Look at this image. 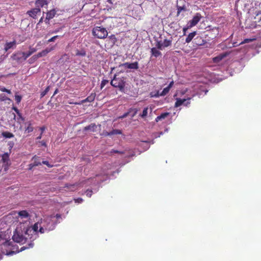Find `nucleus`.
Masks as SVG:
<instances>
[{
	"mask_svg": "<svg viewBox=\"0 0 261 261\" xmlns=\"http://www.w3.org/2000/svg\"><path fill=\"white\" fill-rule=\"evenodd\" d=\"M17 122L19 123V130L21 133H23L24 136L28 134L33 130V127L32 126V124L30 121H27L25 118L23 117L21 114L19 113L17 110Z\"/></svg>",
	"mask_w": 261,
	"mask_h": 261,
	"instance_id": "obj_1",
	"label": "nucleus"
},
{
	"mask_svg": "<svg viewBox=\"0 0 261 261\" xmlns=\"http://www.w3.org/2000/svg\"><path fill=\"white\" fill-rule=\"evenodd\" d=\"M2 253L8 256L13 255L16 252L15 245L12 244L9 241H5V243L0 247Z\"/></svg>",
	"mask_w": 261,
	"mask_h": 261,
	"instance_id": "obj_2",
	"label": "nucleus"
},
{
	"mask_svg": "<svg viewBox=\"0 0 261 261\" xmlns=\"http://www.w3.org/2000/svg\"><path fill=\"white\" fill-rule=\"evenodd\" d=\"M92 34L94 36L99 39H104L108 36L107 30L101 27H96L93 29Z\"/></svg>",
	"mask_w": 261,
	"mask_h": 261,
	"instance_id": "obj_3",
	"label": "nucleus"
},
{
	"mask_svg": "<svg viewBox=\"0 0 261 261\" xmlns=\"http://www.w3.org/2000/svg\"><path fill=\"white\" fill-rule=\"evenodd\" d=\"M111 85L115 88H118L120 91H123L125 86V82L123 77H117L115 75L111 81Z\"/></svg>",
	"mask_w": 261,
	"mask_h": 261,
	"instance_id": "obj_4",
	"label": "nucleus"
},
{
	"mask_svg": "<svg viewBox=\"0 0 261 261\" xmlns=\"http://www.w3.org/2000/svg\"><path fill=\"white\" fill-rule=\"evenodd\" d=\"M31 216L26 210L19 211L17 213V222L24 223L30 219Z\"/></svg>",
	"mask_w": 261,
	"mask_h": 261,
	"instance_id": "obj_5",
	"label": "nucleus"
},
{
	"mask_svg": "<svg viewBox=\"0 0 261 261\" xmlns=\"http://www.w3.org/2000/svg\"><path fill=\"white\" fill-rule=\"evenodd\" d=\"M0 165H2V167H4V172H6L10 166L9 157L8 153H5L2 155Z\"/></svg>",
	"mask_w": 261,
	"mask_h": 261,
	"instance_id": "obj_6",
	"label": "nucleus"
},
{
	"mask_svg": "<svg viewBox=\"0 0 261 261\" xmlns=\"http://www.w3.org/2000/svg\"><path fill=\"white\" fill-rule=\"evenodd\" d=\"M41 13V9L37 7L28 11L27 12V14L34 19L37 18L38 16H40Z\"/></svg>",
	"mask_w": 261,
	"mask_h": 261,
	"instance_id": "obj_7",
	"label": "nucleus"
},
{
	"mask_svg": "<svg viewBox=\"0 0 261 261\" xmlns=\"http://www.w3.org/2000/svg\"><path fill=\"white\" fill-rule=\"evenodd\" d=\"M202 18L201 15L197 13L192 18V19L189 21L188 24L189 25V27H193L195 26L200 20Z\"/></svg>",
	"mask_w": 261,
	"mask_h": 261,
	"instance_id": "obj_8",
	"label": "nucleus"
},
{
	"mask_svg": "<svg viewBox=\"0 0 261 261\" xmlns=\"http://www.w3.org/2000/svg\"><path fill=\"white\" fill-rule=\"evenodd\" d=\"M56 12L57 11L54 9L46 12L45 19L44 20V22L46 24H49V20L55 17Z\"/></svg>",
	"mask_w": 261,
	"mask_h": 261,
	"instance_id": "obj_9",
	"label": "nucleus"
},
{
	"mask_svg": "<svg viewBox=\"0 0 261 261\" xmlns=\"http://www.w3.org/2000/svg\"><path fill=\"white\" fill-rule=\"evenodd\" d=\"M96 96V94L95 93H92L89 96H88L86 98L83 99L80 102H75L74 105H80L86 102H92L94 100Z\"/></svg>",
	"mask_w": 261,
	"mask_h": 261,
	"instance_id": "obj_10",
	"label": "nucleus"
},
{
	"mask_svg": "<svg viewBox=\"0 0 261 261\" xmlns=\"http://www.w3.org/2000/svg\"><path fill=\"white\" fill-rule=\"evenodd\" d=\"M122 66L125 68L133 69H137L139 68L138 63L137 62L132 63L126 62L123 63Z\"/></svg>",
	"mask_w": 261,
	"mask_h": 261,
	"instance_id": "obj_11",
	"label": "nucleus"
},
{
	"mask_svg": "<svg viewBox=\"0 0 261 261\" xmlns=\"http://www.w3.org/2000/svg\"><path fill=\"white\" fill-rule=\"evenodd\" d=\"M206 42V41L200 36H198L194 39V43L198 46L203 45Z\"/></svg>",
	"mask_w": 261,
	"mask_h": 261,
	"instance_id": "obj_12",
	"label": "nucleus"
},
{
	"mask_svg": "<svg viewBox=\"0 0 261 261\" xmlns=\"http://www.w3.org/2000/svg\"><path fill=\"white\" fill-rule=\"evenodd\" d=\"M48 4V0H36L35 1V5L36 7L40 8L47 6Z\"/></svg>",
	"mask_w": 261,
	"mask_h": 261,
	"instance_id": "obj_13",
	"label": "nucleus"
},
{
	"mask_svg": "<svg viewBox=\"0 0 261 261\" xmlns=\"http://www.w3.org/2000/svg\"><path fill=\"white\" fill-rule=\"evenodd\" d=\"M54 48H55L54 47H51L50 48H47L45 49H44V50H42L41 52L37 54V56L38 58H40V57H41L43 56H45L48 53L50 52L51 50H53L54 49Z\"/></svg>",
	"mask_w": 261,
	"mask_h": 261,
	"instance_id": "obj_14",
	"label": "nucleus"
},
{
	"mask_svg": "<svg viewBox=\"0 0 261 261\" xmlns=\"http://www.w3.org/2000/svg\"><path fill=\"white\" fill-rule=\"evenodd\" d=\"M97 126L95 123H91L90 125L85 126L83 130L84 131H87L90 130L92 132H95L96 131Z\"/></svg>",
	"mask_w": 261,
	"mask_h": 261,
	"instance_id": "obj_15",
	"label": "nucleus"
},
{
	"mask_svg": "<svg viewBox=\"0 0 261 261\" xmlns=\"http://www.w3.org/2000/svg\"><path fill=\"white\" fill-rule=\"evenodd\" d=\"M32 160L34 161V162L33 164H30V166L31 167L37 166L41 165L39 157L37 156L36 155H35L33 158ZM31 168L32 167H31L30 169H31Z\"/></svg>",
	"mask_w": 261,
	"mask_h": 261,
	"instance_id": "obj_16",
	"label": "nucleus"
},
{
	"mask_svg": "<svg viewBox=\"0 0 261 261\" xmlns=\"http://www.w3.org/2000/svg\"><path fill=\"white\" fill-rule=\"evenodd\" d=\"M151 54L152 56L156 58L162 55L161 52L155 47H153L151 49Z\"/></svg>",
	"mask_w": 261,
	"mask_h": 261,
	"instance_id": "obj_17",
	"label": "nucleus"
},
{
	"mask_svg": "<svg viewBox=\"0 0 261 261\" xmlns=\"http://www.w3.org/2000/svg\"><path fill=\"white\" fill-rule=\"evenodd\" d=\"M196 31H194L192 33H190L186 39V42L187 43H190L196 36Z\"/></svg>",
	"mask_w": 261,
	"mask_h": 261,
	"instance_id": "obj_18",
	"label": "nucleus"
},
{
	"mask_svg": "<svg viewBox=\"0 0 261 261\" xmlns=\"http://www.w3.org/2000/svg\"><path fill=\"white\" fill-rule=\"evenodd\" d=\"M169 115V113H168V112H165V113H162L160 115L156 117V118H155V121L158 122L160 120L164 119Z\"/></svg>",
	"mask_w": 261,
	"mask_h": 261,
	"instance_id": "obj_19",
	"label": "nucleus"
},
{
	"mask_svg": "<svg viewBox=\"0 0 261 261\" xmlns=\"http://www.w3.org/2000/svg\"><path fill=\"white\" fill-rule=\"evenodd\" d=\"M226 56V54H220L219 56H218L216 57H214L213 59V61L214 63H218L220 61H221Z\"/></svg>",
	"mask_w": 261,
	"mask_h": 261,
	"instance_id": "obj_20",
	"label": "nucleus"
},
{
	"mask_svg": "<svg viewBox=\"0 0 261 261\" xmlns=\"http://www.w3.org/2000/svg\"><path fill=\"white\" fill-rule=\"evenodd\" d=\"M186 101V98L181 99V98H176V102L175 103V107L177 108L184 103Z\"/></svg>",
	"mask_w": 261,
	"mask_h": 261,
	"instance_id": "obj_21",
	"label": "nucleus"
},
{
	"mask_svg": "<svg viewBox=\"0 0 261 261\" xmlns=\"http://www.w3.org/2000/svg\"><path fill=\"white\" fill-rule=\"evenodd\" d=\"M33 53H34V51H29L28 53H17V56L22 55V57L23 58V60H25L29 56H30Z\"/></svg>",
	"mask_w": 261,
	"mask_h": 261,
	"instance_id": "obj_22",
	"label": "nucleus"
},
{
	"mask_svg": "<svg viewBox=\"0 0 261 261\" xmlns=\"http://www.w3.org/2000/svg\"><path fill=\"white\" fill-rule=\"evenodd\" d=\"M122 132L119 129H113L110 132H106L105 134L106 136H112L113 135L121 134Z\"/></svg>",
	"mask_w": 261,
	"mask_h": 261,
	"instance_id": "obj_23",
	"label": "nucleus"
},
{
	"mask_svg": "<svg viewBox=\"0 0 261 261\" xmlns=\"http://www.w3.org/2000/svg\"><path fill=\"white\" fill-rule=\"evenodd\" d=\"M7 241L5 233L3 231H0V247L5 243V241Z\"/></svg>",
	"mask_w": 261,
	"mask_h": 261,
	"instance_id": "obj_24",
	"label": "nucleus"
},
{
	"mask_svg": "<svg viewBox=\"0 0 261 261\" xmlns=\"http://www.w3.org/2000/svg\"><path fill=\"white\" fill-rule=\"evenodd\" d=\"M86 55V52L84 49H82L81 50L76 49L75 53L76 56L79 57H85Z\"/></svg>",
	"mask_w": 261,
	"mask_h": 261,
	"instance_id": "obj_25",
	"label": "nucleus"
},
{
	"mask_svg": "<svg viewBox=\"0 0 261 261\" xmlns=\"http://www.w3.org/2000/svg\"><path fill=\"white\" fill-rule=\"evenodd\" d=\"M15 45V42L13 41L12 42H8L6 44L5 49L8 51L9 49L12 48Z\"/></svg>",
	"mask_w": 261,
	"mask_h": 261,
	"instance_id": "obj_26",
	"label": "nucleus"
},
{
	"mask_svg": "<svg viewBox=\"0 0 261 261\" xmlns=\"http://www.w3.org/2000/svg\"><path fill=\"white\" fill-rule=\"evenodd\" d=\"M172 43V38L170 39H165L163 42L164 48L167 47L171 45Z\"/></svg>",
	"mask_w": 261,
	"mask_h": 261,
	"instance_id": "obj_27",
	"label": "nucleus"
},
{
	"mask_svg": "<svg viewBox=\"0 0 261 261\" xmlns=\"http://www.w3.org/2000/svg\"><path fill=\"white\" fill-rule=\"evenodd\" d=\"M108 39L112 45L115 44L117 40L115 35H110V36H109Z\"/></svg>",
	"mask_w": 261,
	"mask_h": 261,
	"instance_id": "obj_28",
	"label": "nucleus"
},
{
	"mask_svg": "<svg viewBox=\"0 0 261 261\" xmlns=\"http://www.w3.org/2000/svg\"><path fill=\"white\" fill-rule=\"evenodd\" d=\"M25 241L26 239L25 238L17 233V243H23L25 242Z\"/></svg>",
	"mask_w": 261,
	"mask_h": 261,
	"instance_id": "obj_29",
	"label": "nucleus"
},
{
	"mask_svg": "<svg viewBox=\"0 0 261 261\" xmlns=\"http://www.w3.org/2000/svg\"><path fill=\"white\" fill-rule=\"evenodd\" d=\"M2 136L6 138H11L14 137V135L8 132H4L2 133Z\"/></svg>",
	"mask_w": 261,
	"mask_h": 261,
	"instance_id": "obj_30",
	"label": "nucleus"
},
{
	"mask_svg": "<svg viewBox=\"0 0 261 261\" xmlns=\"http://www.w3.org/2000/svg\"><path fill=\"white\" fill-rule=\"evenodd\" d=\"M156 48L158 49H163V48H164L163 42H162L161 41H157L156 44H155Z\"/></svg>",
	"mask_w": 261,
	"mask_h": 261,
	"instance_id": "obj_31",
	"label": "nucleus"
},
{
	"mask_svg": "<svg viewBox=\"0 0 261 261\" xmlns=\"http://www.w3.org/2000/svg\"><path fill=\"white\" fill-rule=\"evenodd\" d=\"M177 14H179L182 11H186V7L185 6H180L178 5H177Z\"/></svg>",
	"mask_w": 261,
	"mask_h": 261,
	"instance_id": "obj_32",
	"label": "nucleus"
},
{
	"mask_svg": "<svg viewBox=\"0 0 261 261\" xmlns=\"http://www.w3.org/2000/svg\"><path fill=\"white\" fill-rule=\"evenodd\" d=\"M138 111V109L136 108H131L129 110V113H132L131 114L132 117H134L137 114Z\"/></svg>",
	"mask_w": 261,
	"mask_h": 261,
	"instance_id": "obj_33",
	"label": "nucleus"
},
{
	"mask_svg": "<svg viewBox=\"0 0 261 261\" xmlns=\"http://www.w3.org/2000/svg\"><path fill=\"white\" fill-rule=\"evenodd\" d=\"M45 129H46V127L44 126L40 127L39 128V129L41 131V133H40V135L38 137H37V138H36L37 140H40V139H41L42 136V134H43L44 131L45 130Z\"/></svg>",
	"mask_w": 261,
	"mask_h": 261,
	"instance_id": "obj_34",
	"label": "nucleus"
},
{
	"mask_svg": "<svg viewBox=\"0 0 261 261\" xmlns=\"http://www.w3.org/2000/svg\"><path fill=\"white\" fill-rule=\"evenodd\" d=\"M170 88L167 86V87L165 88L162 91V92L160 93L161 96H165L170 91Z\"/></svg>",
	"mask_w": 261,
	"mask_h": 261,
	"instance_id": "obj_35",
	"label": "nucleus"
},
{
	"mask_svg": "<svg viewBox=\"0 0 261 261\" xmlns=\"http://www.w3.org/2000/svg\"><path fill=\"white\" fill-rule=\"evenodd\" d=\"M150 96L151 97H158L161 96L160 93H159V91L156 92H151L150 93Z\"/></svg>",
	"mask_w": 261,
	"mask_h": 261,
	"instance_id": "obj_36",
	"label": "nucleus"
},
{
	"mask_svg": "<svg viewBox=\"0 0 261 261\" xmlns=\"http://www.w3.org/2000/svg\"><path fill=\"white\" fill-rule=\"evenodd\" d=\"M148 113V108H145L142 112V113L140 115L141 117L142 118L145 117L147 115Z\"/></svg>",
	"mask_w": 261,
	"mask_h": 261,
	"instance_id": "obj_37",
	"label": "nucleus"
},
{
	"mask_svg": "<svg viewBox=\"0 0 261 261\" xmlns=\"http://www.w3.org/2000/svg\"><path fill=\"white\" fill-rule=\"evenodd\" d=\"M255 40V39H244L242 42H241L240 44H243L245 43H248L249 42H251L253 41V40Z\"/></svg>",
	"mask_w": 261,
	"mask_h": 261,
	"instance_id": "obj_38",
	"label": "nucleus"
},
{
	"mask_svg": "<svg viewBox=\"0 0 261 261\" xmlns=\"http://www.w3.org/2000/svg\"><path fill=\"white\" fill-rule=\"evenodd\" d=\"M49 90V87L48 86L46 88V89L43 92H41V97H43V96H44L47 93Z\"/></svg>",
	"mask_w": 261,
	"mask_h": 261,
	"instance_id": "obj_39",
	"label": "nucleus"
},
{
	"mask_svg": "<svg viewBox=\"0 0 261 261\" xmlns=\"http://www.w3.org/2000/svg\"><path fill=\"white\" fill-rule=\"evenodd\" d=\"M109 82V81L108 80H103L102 81H101V84H100V89H102L105 86V85L108 84Z\"/></svg>",
	"mask_w": 261,
	"mask_h": 261,
	"instance_id": "obj_40",
	"label": "nucleus"
},
{
	"mask_svg": "<svg viewBox=\"0 0 261 261\" xmlns=\"http://www.w3.org/2000/svg\"><path fill=\"white\" fill-rule=\"evenodd\" d=\"M32 229L35 232H37L38 231V222L34 224V225L32 226Z\"/></svg>",
	"mask_w": 261,
	"mask_h": 261,
	"instance_id": "obj_41",
	"label": "nucleus"
},
{
	"mask_svg": "<svg viewBox=\"0 0 261 261\" xmlns=\"http://www.w3.org/2000/svg\"><path fill=\"white\" fill-rule=\"evenodd\" d=\"M190 28H191V27H189V25L187 23V25L183 28V35H186L187 30Z\"/></svg>",
	"mask_w": 261,
	"mask_h": 261,
	"instance_id": "obj_42",
	"label": "nucleus"
},
{
	"mask_svg": "<svg viewBox=\"0 0 261 261\" xmlns=\"http://www.w3.org/2000/svg\"><path fill=\"white\" fill-rule=\"evenodd\" d=\"M59 37V36H58V35L55 36L51 37V38H50L49 39H48V41H47V42H54V41H55V40L57 38H58Z\"/></svg>",
	"mask_w": 261,
	"mask_h": 261,
	"instance_id": "obj_43",
	"label": "nucleus"
},
{
	"mask_svg": "<svg viewBox=\"0 0 261 261\" xmlns=\"http://www.w3.org/2000/svg\"><path fill=\"white\" fill-rule=\"evenodd\" d=\"M92 193L93 192L92 190H87L86 191V196L88 197H91L92 195Z\"/></svg>",
	"mask_w": 261,
	"mask_h": 261,
	"instance_id": "obj_44",
	"label": "nucleus"
},
{
	"mask_svg": "<svg viewBox=\"0 0 261 261\" xmlns=\"http://www.w3.org/2000/svg\"><path fill=\"white\" fill-rule=\"evenodd\" d=\"M16 228L15 229V230L13 231V236L12 237V239L14 241V242H16Z\"/></svg>",
	"mask_w": 261,
	"mask_h": 261,
	"instance_id": "obj_45",
	"label": "nucleus"
},
{
	"mask_svg": "<svg viewBox=\"0 0 261 261\" xmlns=\"http://www.w3.org/2000/svg\"><path fill=\"white\" fill-rule=\"evenodd\" d=\"M39 143L40 144V146H44V147H46L47 146L46 143V142L44 140H42L41 141H39Z\"/></svg>",
	"mask_w": 261,
	"mask_h": 261,
	"instance_id": "obj_46",
	"label": "nucleus"
},
{
	"mask_svg": "<svg viewBox=\"0 0 261 261\" xmlns=\"http://www.w3.org/2000/svg\"><path fill=\"white\" fill-rule=\"evenodd\" d=\"M190 99H191V98H190V97L186 98V101L185 102H184V103H182V105H184L185 106H188L190 103Z\"/></svg>",
	"mask_w": 261,
	"mask_h": 261,
	"instance_id": "obj_47",
	"label": "nucleus"
},
{
	"mask_svg": "<svg viewBox=\"0 0 261 261\" xmlns=\"http://www.w3.org/2000/svg\"><path fill=\"white\" fill-rule=\"evenodd\" d=\"M42 164H44V165H46L47 166H48V167H53V166L50 165L49 164V162L48 161H42Z\"/></svg>",
	"mask_w": 261,
	"mask_h": 261,
	"instance_id": "obj_48",
	"label": "nucleus"
},
{
	"mask_svg": "<svg viewBox=\"0 0 261 261\" xmlns=\"http://www.w3.org/2000/svg\"><path fill=\"white\" fill-rule=\"evenodd\" d=\"M129 113V111L125 113L122 116L119 117V118L123 119L126 117L128 115Z\"/></svg>",
	"mask_w": 261,
	"mask_h": 261,
	"instance_id": "obj_49",
	"label": "nucleus"
},
{
	"mask_svg": "<svg viewBox=\"0 0 261 261\" xmlns=\"http://www.w3.org/2000/svg\"><path fill=\"white\" fill-rule=\"evenodd\" d=\"M1 90L3 92H6L8 93H10V91L9 90H7V89H6L4 87L1 88Z\"/></svg>",
	"mask_w": 261,
	"mask_h": 261,
	"instance_id": "obj_50",
	"label": "nucleus"
},
{
	"mask_svg": "<svg viewBox=\"0 0 261 261\" xmlns=\"http://www.w3.org/2000/svg\"><path fill=\"white\" fill-rule=\"evenodd\" d=\"M111 152L115 153H120V154H123L124 153L123 151H120L117 150H113Z\"/></svg>",
	"mask_w": 261,
	"mask_h": 261,
	"instance_id": "obj_51",
	"label": "nucleus"
},
{
	"mask_svg": "<svg viewBox=\"0 0 261 261\" xmlns=\"http://www.w3.org/2000/svg\"><path fill=\"white\" fill-rule=\"evenodd\" d=\"M256 16H259L258 19L261 20V11H258L256 13Z\"/></svg>",
	"mask_w": 261,
	"mask_h": 261,
	"instance_id": "obj_52",
	"label": "nucleus"
},
{
	"mask_svg": "<svg viewBox=\"0 0 261 261\" xmlns=\"http://www.w3.org/2000/svg\"><path fill=\"white\" fill-rule=\"evenodd\" d=\"M39 231L41 233H43L45 232V229L43 227H40Z\"/></svg>",
	"mask_w": 261,
	"mask_h": 261,
	"instance_id": "obj_53",
	"label": "nucleus"
},
{
	"mask_svg": "<svg viewBox=\"0 0 261 261\" xmlns=\"http://www.w3.org/2000/svg\"><path fill=\"white\" fill-rule=\"evenodd\" d=\"M75 202H77L79 203H81V202H82L83 201V200L81 198H79L75 199Z\"/></svg>",
	"mask_w": 261,
	"mask_h": 261,
	"instance_id": "obj_54",
	"label": "nucleus"
},
{
	"mask_svg": "<svg viewBox=\"0 0 261 261\" xmlns=\"http://www.w3.org/2000/svg\"><path fill=\"white\" fill-rule=\"evenodd\" d=\"M173 84H174V81H171V82L170 83V84H169V85L168 86V87L170 89H171V88L173 86Z\"/></svg>",
	"mask_w": 261,
	"mask_h": 261,
	"instance_id": "obj_55",
	"label": "nucleus"
},
{
	"mask_svg": "<svg viewBox=\"0 0 261 261\" xmlns=\"http://www.w3.org/2000/svg\"><path fill=\"white\" fill-rule=\"evenodd\" d=\"M21 100V96L17 95V103L20 102Z\"/></svg>",
	"mask_w": 261,
	"mask_h": 261,
	"instance_id": "obj_56",
	"label": "nucleus"
},
{
	"mask_svg": "<svg viewBox=\"0 0 261 261\" xmlns=\"http://www.w3.org/2000/svg\"><path fill=\"white\" fill-rule=\"evenodd\" d=\"M25 248H26V247H21V248H20V250H18V249H17V253H18V252H21V251H22L24 250Z\"/></svg>",
	"mask_w": 261,
	"mask_h": 261,
	"instance_id": "obj_57",
	"label": "nucleus"
},
{
	"mask_svg": "<svg viewBox=\"0 0 261 261\" xmlns=\"http://www.w3.org/2000/svg\"><path fill=\"white\" fill-rule=\"evenodd\" d=\"M43 17H41L40 20H39L38 23H37V25L39 24L40 23H42L43 22Z\"/></svg>",
	"mask_w": 261,
	"mask_h": 261,
	"instance_id": "obj_58",
	"label": "nucleus"
},
{
	"mask_svg": "<svg viewBox=\"0 0 261 261\" xmlns=\"http://www.w3.org/2000/svg\"><path fill=\"white\" fill-rule=\"evenodd\" d=\"M1 99H2V100L4 101V100L7 99L8 98L5 97V96H2L1 97Z\"/></svg>",
	"mask_w": 261,
	"mask_h": 261,
	"instance_id": "obj_59",
	"label": "nucleus"
},
{
	"mask_svg": "<svg viewBox=\"0 0 261 261\" xmlns=\"http://www.w3.org/2000/svg\"><path fill=\"white\" fill-rule=\"evenodd\" d=\"M3 169L4 170V167H2V165H0V173L2 172ZM3 172V173H5L4 171Z\"/></svg>",
	"mask_w": 261,
	"mask_h": 261,
	"instance_id": "obj_60",
	"label": "nucleus"
},
{
	"mask_svg": "<svg viewBox=\"0 0 261 261\" xmlns=\"http://www.w3.org/2000/svg\"><path fill=\"white\" fill-rule=\"evenodd\" d=\"M60 29H57V30H55V31L53 32V33H57V32H59V31H60Z\"/></svg>",
	"mask_w": 261,
	"mask_h": 261,
	"instance_id": "obj_61",
	"label": "nucleus"
},
{
	"mask_svg": "<svg viewBox=\"0 0 261 261\" xmlns=\"http://www.w3.org/2000/svg\"><path fill=\"white\" fill-rule=\"evenodd\" d=\"M29 51H34V53L36 51V49L34 48H30Z\"/></svg>",
	"mask_w": 261,
	"mask_h": 261,
	"instance_id": "obj_62",
	"label": "nucleus"
},
{
	"mask_svg": "<svg viewBox=\"0 0 261 261\" xmlns=\"http://www.w3.org/2000/svg\"><path fill=\"white\" fill-rule=\"evenodd\" d=\"M29 230H30V228H27L26 229V230H25V234H28V231H29Z\"/></svg>",
	"mask_w": 261,
	"mask_h": 261,
	"instance_id": "obj_63",
	"label": "nucleus"
},
{
	"mask_svg": "<svg viewBox=\"0 0 261 261\" xmlns=\"http://www.w3.org/2000/svg\"><path fill=\"white\" fill-rule=\"evenodd\" d=\"M107 2H109L111 4H113L112 0H107Z\"/></svg>",
	"mask_w": 261,
	"mask_h": 261,
	"instance_id": "obj_64",
	"label": "nucleus"
}]
</instances>
